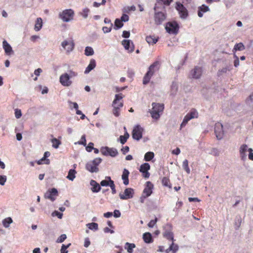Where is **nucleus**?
<instances>
[{
	"label": "nucleus",
	"instance_id": "052dcab7",
	"mask_svg": "<svg viewBox=\"0 0 253 253\" xmlns=\"http://www.w3.org/2000/svg\"><path fill=\"white\" fill-rule=\"evenodd\" d=\"M123 22H127L129 20V16L126 14H123L121 18Z\"/></svg>",
	"mask_w": 253,
	"mask_h": 253
},
{
	"label": "nucleus",
	"instance_id": "a18cd8bd",
	"mask_svg": "<svg viewBox=\"0 0 253 253\" xmlns=\"http://www.w3.org/2000/svg\"><path fill=\"white\" fill-rule=\"evenodd\" d=\"M171 244L170 245L169 248H171V251L173 253H175L178 250V246L177 244H175L173 241H172Z\"/></svg>",
	"mask_w": 253,
	"mask_h": 253
},
{
	"label": "nucleus",
	"instance_id": "79ce46f5",
	"mask_svg": "<svg viewBox=\"0 0 253 253\" xmlns=\"http://www.w3.org/2000/svg\"><path fill=\"white\" fill-rule=\"evenodd\" d=\"M51 142L52 143V147L56 149L58 148L61 144V142L55 138L51 139Z\"/></svg>",
	"mask_w": 253,
	"mask_h": 253
},
{
	"label": "nucleus",
	"instance_id": "338daca9",
	"mask_svg": "<svg viewBox=\"0 0 253 253\" xmlns=\"http://www.w3.org/2000/svg\"><path fill=\"white\" fill-rule=\"evenodd\" d=\"M134 75V72L131 70H128L127 71V76L129 78H132Z\"/></svg>",
	"mask_w": 253,
	"mask_h": 253
},
{
	"label": "nucleus",
	"instance_id": "774afa93",
	"mask_svg": "<svg viewBox=\"0 0 253 253\" xmlns=\"http://www.w3.org/2000/svg\"><path fill=\"white\" fill-rule=\"evenodd\" d=\"M129 148L128 146H125V147H123L121 151L123 152V154H126V153H127L129 151Z\"/></svg>",
	"mask_w": 253,
	"mask_h": 253
},
{
	"label": "nucleus",
	"instance_id": "f3484780",
	"mask_svg": "<svg viewBox=\"0 0 253 253\" xmlns=\"http://www.w3.org/2000/svg\"><path fill=\"white\" fill-rule=\"evenodd\" d=\"M60 82L64 86H68L72 84L70 80L69 75L67 73H65L61 75L60 77Z\"/></svg>",
	"mask_w": 253,
	"mask_h": 253
},
{
	"label": "nucleus",
	"instance_id": "2f4dec72",
	"mask_svg": "<svg viewBox=\"0 0 253 253\" xmlns=\"http://www.w3.org/2000/svg\"><path fill=\"white\" fill-rule=\"evenodd\" d=\"M146 41L149 44H154L158 42V38H156L154 36H149L146 37Z\"/></svg>",
	"mask_w": 253,
	"mask_h": 253
},
{
	"label": "nucleus",
	"instance_id": "6ab92c4d",
	"mask_svg": "<svg viewBox=\"0 0 253 253\" xmlns=\"http://www.w3.org/2000/svg\"><path fill=\"white\" fill-rule=\"evenodd\" d=\"M202 73V69L201 67H195V68L190 72V76L192 78L199 79Z\"/></svg>",
	"mask_w": 253,
	"mask_h": 253
},
{
	"label": "nucleus",
	"instance_id": "7c9ffc66",
	"mask_svg": "<svg viewBox=\"0 0 253 253\" xmlns=\"http://www.w3.org/2000/svg\"><path fill=\"white\" fill-rule=\"evenodd\" d=\"M111 181H113L110 176H106L105 179L103 180L100 182V185L102 186H110Z\"/></svg>",
	"mask_w": 253,
	"mask_h": 253
},
{
	"label": "nucleus",
	"instance_id": "393cba45",
	"mask_svg": "<svg viewBox=\"0 0 253 253\" xmlns=\"http://www.w3.org/2000/svg\"><path fill=\"white\" fill-rule=\"evenodd\" d=\"M90 184L92 186L91 190L93 192H98L100 190L101 187L96 181L91 180Z\"/></svg>",
	"mask_w": 253,
	"mask_h": 253
},
{
	"label": "nucleus",
	"instance_id": "c03bdc74",
	"mask_svg": "<svg viewBox=\"0 0 253 253\" xmlns=\"http://www.w3.org/2000/svg\"><path fill=\"white\" fill-rule=\"evenodd\" d=\"M246 102L249 105L253 107V93L246 99Z\"/></svg>",
	"mask_w": 253,
	"mask_h": 253
},
{
	"label": "nucleus",
	"instance_id": "b1692460",
	"mask_svg": "<svg viewBox=\"0 0 253 253\" xmlns=\"http://www.w3.org/2000/svg\"><path fill=\"white\" fill-rule=\"evenodd\" d=\"M96 65V64L95 60L94 59H91L90 60L89 65L87 66L84 71V73L88 74L92 70L95 68Z\"/></svg>",
	"mask_w": 253,
	"mask_h": 253
},
{
	"label": "nucleus",
	"instance_id": "f8f14e48",
	"mask_svg": "<svg viewBox=\"0 0 253 253\" xmlns=\"http://www.w3.org/2000/svg\"><path fill=\"white\" fill-rule=\"evenodd\" d=\"M101 152L104 156H110L111 157H115L118 154V151L114 148H109L108 147H102L101 149Z\"/></svg>",
	"mask_w": 253,
	"mask_h": 253
},
{
	"label": "nucleus",
	"instance_id": "412c9836",
	"mask_svg": "<svg viewBox=\"0 0 253 253\" xmlns=\"http://www.w3.org/2000/svg\"><path fill=\"white\" fill-rule=\"evenodd\" d=\"M85 169L91 172H97L99 169L91 161L87 163L85 165Z\"/></svg>",
	"mask_w": 253,
	"mask_h": 253
},
{
	"label": "nucleus",
	"instance_id": "6e6552de",
	"mask_svg": "<svg viewBox=\"0 0 253 253\" xmlns=\"http://www.w3.org/2000/svg\"><path fill=\"white\" fill-rule=\"evenodd\" d=\"M164 231L163 235L164 237L166 238L167 240L174 241L173 233L172 231V227L169 224H167L164 227Z\"/></svg>",
	"mask_w": 253,
	"mask_h": 253
},
{
	"label": "nucleus",
	"instance_id": "0e129e2a",
	"mask_svg": "<svg viewBox=\"0 0 253 253\" xmlns=\"http://www.w3.org/2000/svg\"><path fill=\"white\" fill-rule=\"evenodd\" d=\"M253 149L252 148H249L248 151L249 152V159L251 160H253Z\"/></svg>",
	"mask_w": 253,
	"mask_h": 253
},
{
	"label": "nucleus",
	"instance_id": "f03ea898",
	"mask_svg": "<svg viewBox=\"0 0 253 253\" xmlns=\"http://www.w3.org/2000/svg\"><path fill=\"white\" fill-rule=\"evenodd\" d=\"M152 106V110L150 111L151 117L154 119L158 120L160 117L161 114L163 112L164 105L163 104L153 103Z\"/></svg>",
	"mask_w": 253,
	"mask_h": 253
},
{
	"label": "nucleus",
	"instance_id": "423d86ee",
	"mask_svg": "<svg viewBox=\"0 0 253 253\" xmlns=\"http://www.w3.org/2000/svg\"><path fill=\"white\" fill-rule=\"evenodd\" d=\"M198 117V113L195 109H192L189 113L184 117V119L180 125V129L182 127L185 126L189 121L192 119L197 118Z\"/></svg>",
	"mask_w": 253,
	"mask_h": 253
},
{
	"label": "nucleus",
	"instance_id": "864d4df0",
	"mask_svg": "<svg viewBox=\"0 0 253 253\" xmlns=\"http://www.w3.org/2000/svg\"><path fill=\"white\" fill-rule=\"evenodd\" d=\"M67 237L65 234H62L57 240V243H62L66 239Z\"/></svg>",
	"mask_w": 253,
	"mask_h": 253
},
{
	"label": "nucleus",
	"instance_id": "c756f323",
	"mask_svg": "<svg viewBox=\"0 0 253 253\" xmlns=\"http://www.w3.org/2000/svg\"><path fill=\"white\" fill-rule=\"evenodd\" d=\"M42 26V21L41 18H38L36 21L34 27V30L36 31H39L41 30Z\"/></svg>",
	"mask_w": 253,
	"mask_h": 253
},
{
	"label": "nucleus",
	"instance_id": "c9c22d12",
	"mask_svg": "<svg viewBox=\"0 0 253 253\" xmlns=\"http://www.w3.org/2000/svg\"><path fill=\"white\" fill-rule=\"evenodd\" d=\"M13 222V220L11 217H7L4 218L2 220V224L5 228H8L10 224Z\"/></svg>",
	"mask_w": 253,
	"mask_h": 253
},
{
	"label": "nucleus",
	"instance_id": "8fccbe9b",
	"mask_svg": "<svg viewBox=\"0 0 253 253\" xmlns=\"http://www.w3.org/2000/svg\"><path fill=\"white\" fill-rule=\"evenodd\" d=\"M112 26H113V24L111 23V25L110 26V27H107V26L103 27L102 30H103V32L104 33H109L110 32H111V31L112 30Z\"/></svg>",
	"mask_w": 253,
	"mask_h": 253
},
{
	"label": "nucleus",
	"instance_id": "e2e57ef3",
	"mask_svg": "<svg viewBox=\"0 0 253 253\" xmlns=\"http://www.w3.org/2000/svg\"><path fill=\"white\" fill-rule=\"evenodd\" d=\"M114 216L116 218H118L120 217L121 216V212L120 211L118 210H115L114 211Z\"/></svg>",
	"mask_w": 253,
	"mask_h": 253
},
{
	"label": "nucleus",
	"instance_id": "f704fd0d",
	"mask_svg": "<svg viewBox=\"0 0 253 253\" xmlns=\"http://www.w3.org/2000/svg\"><path fill=\"white\" fill-rule=\"evenodd\" d=\"M77 173L75 169H71L69 170L68 172V175L67 178L71 181H73L75 178V174Z\"/></svg>",
	"mask_w": 253,
	"mask_h": 253
},
{
	"label": "nucleus",
	"instance_id": "473e14b6",
	"mask_svg": "<svg viewBox=\"0 0 253 253\" xmlns=\"http://www.w3.org/2000/svg\"><path fill=\"white\" fill-rule=\"evenodd\" d=\"M129 137V133L126 131L124 135H121L119 137L120 141L122 144H124Z\"/></svg>",
	"mask_w": 253,
	"mask_h": 253
},
{
	"label": "nucleus",
	"instance_id": "9b49d317",
	"mask_svg": "<svg viewBox=\"0 0 253 253\" xmlns=\"http://www.w3.org/2000/svg\"><path fill=\"white\" fill-rule=\"evenodd\" d=\"M143 128L139 125L134 126L132 132V138L136 140H140L142 137Z\"/></svg>",
	"mask_w": 253,
	"mask_h": 253
},
{
	"label": "nucleus",
	"instance_id": "5fc2aeb1",
	"mask_svg": "<svg viewBox=\"0 0 253 253\" xmlns=\"http://www.w3.org/2000/svg\"><path fill=\"white\" fill-rule=\"evenodd\" d=\"M93 145H94V144L93 143H92V142L89 143V144H88V146H86L85 148L86 150L89 152H91L94 149Z\"/></svg>",
	"mask_w": 253,
	"mask_h": 253
},
{
	"label": "nucleus",
	"instance_id": "bb28decb",
	"mask_svg": "<svg viewBox=\"0 0 253 253\" xmlns=\"http://www.w3.org/2000/svg\"><path fill=\"white\" fill-rule=\"evenodd\" d=\"M129 171L126 169H124L123 170V174L122 176V179L123 180V183L125 185H127L128 184V175Z\"/></svg>",
	"mask_w": 253,
	"mask_h": 253
},
{
	"label": "nucleus",
	"instance_id": "1a4fd4ad",
	"mask_svg": "<svg viewBox=\"0 0 253 253\" xmlns=\"http://www.w3.org/2000/svg\"><path fill=\"white\" fill-rule=\"evenodd\" d=\"M166 30L169 34H176L178 33L179 26L176 22H168L166 26Z\"/></svg>",
	"mask_w": 253,
	"mask_h": 253
},
{
	"label": "nucleus",
	"instance_id": "cd10ccee",
	"mask_svg": "<svg viewBox=\"0 0 253 253\" xmlns=\"http://www.w3.org/2000/svg\"><path fill=\"white\" fill-rule=\"evenodd\" d=\"M135 247V245L133 243L126 242L125 245V249L126 250L128 253H132L133 252V249Z\"/></svg>",
	"mask_w": 253,
	"mask_h": 253
},
{
	"label": "nucleus",
	"instance_id": "0eeeda50",
	"mask_svg": "<svg viewBox=\"0 0 253 253\" xmlns=\"http://www.w3.org/2000/svg\"><path fill=\"white\" fill-rule=\"evenodd\" d=\"M167 18L166 13L163 12H156L154 15V22L156 25H160L165 21Z\"/></svg>",
	"mask_w": 253,
	"mask_h": 253
},
{
	"label": "nucleus",
	"instance_id": "aec40b11",
	"mask_svg": "<svg viewBox=\"0 0 253 253\" xmlns=\"http://www.w3.org/2000/svg\"><path fill=\"white\" fill-rule=\"evenodd\" d=\"M122 43L126 49L129 50L130 52L134 51V45L133 42H131L130 40H124Z\"/></svg>",
	"mask_w": 253,
	"mask_h": 253
},
{
	"label": "nucleus",
	"instance_id": "20e7f679",
	"mask_svg": "<svg viewBox=\"0 0 253 253\" xmlns=\"http://www.w3.org/2000/svg\"><path fill=\"white\" fill-rule=\"evenodd\" d=\"M74 11L71 9H65L59 14V17L64 22H69L73 19Z\"/></svg>",
	"mask_w": 253,
	"mask_h": 253
},
{
	"label": "nucleus",
	"instance_id": "f257e3e1",
	"mask_svg": "<svg viewBox=\"0 0 253 253\" xmlns=\"http://www.w3.org/2000/svg\"><path fill=\"white\" fill-rule=\"evenodd\" d=\"M160 63L156 61L152 64L149 67L147 73L145 74L143 78V84H147L149 82L155 73L160 69Z\"/></svg>",
	"mask_w": 253,
	"mask_h": 253
},
{
	"label": "nucleus",
	"instance_id": "603ef678",
	"mask_svg": "<svg viewBox=\"0 0 253 253\" xmlns=\"http://www.w3.org/2000/svg\"><path fill=\"white\" fill-rule=\"evenodd\" d=\"M158 221V219L157 217L155 218L154 220H151L148 224V226L149 227H153L154 225L156 224Z\"/></svg>",
	"mask_w": 253,
	"mask_h": 253
},
{
	"label": "nucleus",
	"instance_id": "4468645a",
	"mask_svg": "<svg viewBox=\"0 0 253 253\" xmlns=\"http://www.w3.org/2000/svg\"><path fill=\"white\" fill-rule=\"evenodd\" d=\"M214 132L218 139H221L223 136L222 125L220 123H216L214 127Z\"/></svg>",
	"mask_w": 253,
	"mask_h": 253
},
{
	"label": "nucleus",
	"instance_id": "bf43d9fd",
	"mask_svg": "<svg viewBox=\"0 0 253 253\" xmlns=\"http://www.w3.org/2000/svg\"><path fill=\"white\" fill-rule=\"evenodd\" d=\"M110 188L111 189V190H112V194H115L116 193V188H115V185L114 184V181H111V183H110Z\"/></svg>",
	"mask_w": 253,
	"mask_h": 253
},
{
	"label": "nucleus",
	"instance_id": "c85d7f7f",
	"mask_svg": "<svg viewBox=\"0 0 253 253\" xmlns=\"http://www.w3.org/2000/svg\"><path fill=\"white\" fill-rule=\"evenodd\" d=\"M143 239L144 240V241L146 243H150L153 242L152 235L149 232H146L143 234Z\"/></svg>",
	"mask_w": 253,
	"mask_h": 253
},
{
	"label": "nucleus",
	"instance_id": "6e6d98bb",
	"mask_svg": "<svg viewBox=\"0 0 253 253\" xmlns=\"http://www.w3.org/2000/svg\"><path fill=\"white\" fill-rule=\"evenodd\" d=\"M234 57L235 58V60L234 61V65L235 67H237L239 65V59L238 57L236 54L234 55Z\"/></svg>",
	"mask_w": 253,
	"mask_h": 253
},
{
	"label": "nucleus",
	"instance_id": "39448f33",
	"mask_svg": "<svg viewBox=\"0 0 253 253\" xmlns=\"http://www.w3.org/2000/svg\"><path fill=\"white\" fill-rule=\"evenodd\" d=\"M154 188L153 184L150 181H147L145 183V188L143 191V195L141 197V202L143 203L142 198H146L150 196L152 193Z\"/></svg>",
	"mask_w": 253,
	"mask_h": 253
},
{
	"label": "nucleus",
	"instance_id": "ea45409f",
	"mask_svg": "<svg viewBox=\"0 0 253 253\" xmlns=\"http://www.w3.org/2000/svg\"><path fill=\"white\" fill-rule=\"evenodd\" d=\"M124 25L123 21L119 19H116L115 21V27L114 29L117 30L122 28Z\"/></svg>",
	"mask_w": 253,
	"mask_h": 253
},
{
	"label": "nucleus",
	"instance_id": "4d7b16f0",
	"mask_svg": "<svg viewBox=\"0 0 253 253\" xmlns=\"http://www.w3.org/2000/svg\"><path fill=\"white\" fill-rule=\"evenodd\" d=\"M6 180V176L5 175H0V184L3 185Z\"/></svg>",
	"mask_w": 253,
	"mask_h": 253
},
{
	"label": "nucleus",
	"instance_id": "09e8293b",
	"mask_svg": "<svg viewBox=\"0 0 253 253\" xmlns=\"http://www.w3.org/2000/svg\"><path fill=\"white\" fill-rule=\"evenodd\" d=\"M71 245V244L69 243L67 245H65L64 244L62 245L61 249V253H68V251L67 250V248L69 247Z\"/></svg>",
	"mask_w": 253,
	"mask_h": 253
},
{
	"label": "nucleus",
	"instance_id": "58836bf2",
	"mask_svg": "<svg viewBox=\"0 0 253 253\" xmlns=\"http://www.w3.org/2000/svg\"><path fill=\"white\" fill-rule=\"evenodd\" d=\"M94 50L90 46H86L84 50V54L86 56H91L94 54Z\"/></svg>",
	"mask_w": 253,
	"mask_h": 253
},
{
	"label": "nucleus",
	"instance_id": "4be33fe9",
	"mask_svg": "<svg viewBox=\"0 0 253 253\" xmlns=\"http://www.w3.org/2000/svg\"><path fill=\"white\" fill-rule=\"evenodd\" d=\"M210 10L209 6L203 4L201 6L198 7V15L199 17H202L203 13H205Z\"/></svg>",
	"mask_w": 253,
	"mask_h": 253
},
{
	"label": "nucleus",
	"instance_id": "a19ab883",
	"mask_svg": "<svg viewBox=\"0 0 253 253\" xmlns=\"http://www.w3.org/2000/svg\"><path fill=\"white\" fill-rule=\"evenodd\" d=\"M182 167L187 173L189 174L190 173V169L188 166V161L187 160H185L183 162Z\"/></svg>",
	"mask_w": 253,
	"mask_h": 253
},
{
	"label": "nucleus",
	"instance_id": "ddd939ff",
	"mask_svg": "<svg viewBox=\"0 0 253 253\" xmlns=\"http://www.w3.org/2000/svg\"><path fill=\"white\" fill-rule=\"evenodd\" d=\"M134 194L133 189L131 188H127L125 190L124 194L120 193L119 196L122 200H126L133 197Z\"/></svg>",
	"mask_w": 253,
	"mask_h": 253
},
{
	"label": "nucleus",
	"instance_id": "de8ad7c7",
	"mask_svg": "<svg viewBox=\"0 0 253 253\" xmlns=\"http://www.w3.org/2000/svg\"><path fill=\"white\" fill-rule=\"evenodd\" d=\"M75 144H81V145H83L84 146H85L86 144V139H85V135H82V136L81 137V141H78V142H76Z\"/></svg>",
	"mask_w": 253,
	"mask_h": 253
},
{
	"label": "nucleus",
	"instance_id": "a211bd4d",
	"mask_svg": "<svg viewBox=\"0 0 253 253\" xmlns=\"http://www.w3.org/2000/svg\"><path fill=\"white\" fill-rule=\"evenodd\" d=\"M62 47L68 52L72 51L74 48L75 44L73 40L64 41L62 42Z\"/></svg>",
	"mask_w": 253,
	"mask_h": 253
},
{
	"label": "nucleus",
	"instance_id": "37998d69",
	"mask_svg": "<svg viewBox=\"0 0 253 253\" xmlns=\"http://www.w3.org/2000/svg\"><path fill=\"white\" fill-rule=\"evenodd\" d=\"M86 225L90 230H97L98 228V224L95 222L88 223Z\"/></svg>",
	"mask_w": 253,
	"mask_h": 253
},
{
	"label": "nucleus",
	"instance_id": "5701e85b",
	"mask_svg": "<svg viewBox=\"0 0 253 253\" xmlns=\"http://www.w3.org/2000/svg\"><path fill=\"white\" fill-rule=\"evenodd\" d=\"M2 46L6 54L10 55L13 52L11 46L5 40L2 42Z\"/></svg>",
	"mask_w": 253,
	"mask_h": 253
},
{
	"label": "nucleus",
	"instance_id": "dca6fc26",
	"mask_svg": "<svg viewBox=\"0 0 253 253\" xmlns=\"http://www.w3.org/2000/svg\"><path fill=\"white\" fill-rule=\"evenodd\" d=\"M150 169V166L148 163H144L141 165L139 171L142 173V175L145 178H148L150 176V173L148 172V170Z\"/></svg>",
	"mask_w": 253,
	"mask_h": 253
},
{
	"label": "nucleus",
	"instance_id": "72a5a7b5",
	"mask_svg": "<svg viewBox=\"0 0 253 253\" xmlns=\"http://www.w3.org/2000/svg\"><path fill=\"white\" fill-rule=\"evenodd\" d=\"M245 49V45L243 44V43L242 42H240V43H236L234 47V48L233 49V51L234 52H236V51L238 50V51H242L243 50H244Z\"/></svg>",
	"mask_w": 253,
	"mask_h": 253
},
{
	"label": "nucleus",
	"instance_id": "4c0bfd02",
	"mask_svg": "<svg viewBox=\"0 0 253 253\" xmlns=\"http://www.w3.org/2000/svg\"><path fill=\"white\" fill-rule=\"evenodd\" d=\"M154 157V153L153 152H148L144 156V160L146 161H150Z\"/></svg>",
	"mask_w": 253,
	"mask_h": 253
},
{
	"label": "nucleus",
	"instance_id": "13d9d810",
	"mask_svg": "<svg viewBox=\"0 0 253 253\" xmlns=\"http://www.w3.org/2000/svg\"><path fill=\"white\" fill-rule=\"evenodd\" d=\"M15 116L17 119L20 118L22 116L21 111L20 110L16 109L15 110Z\"/></svg>",
	"mask_w": 253,
	"mask_h": 253
},
{
	"label": "nucleus",
	"instance_id": "49530a36",
	"mask_svg": "<svg viewBox=\"0 0 253 253\" xmlns=\"http://www.w3.org/2000/svg\"><path fill=\"white\" fill-rule=\"evenodd\" d=\"M89 12V9L88 8H84L83 9L82 12H81V15L84 18H86L88 16V14Z\"/></svg>",
	"mask_w": 253,
	"mask_h": 253
},
{
	"label": "nucleus",
	"instance_id": "3c124183",
	"mask_svg": "<svg viewBox=\"0 0 253 253\" xmlns=\"http://www.w3.org/2000/svg\"><path fill=\"white\" fill-rule=\"evenodd\" d=\"M102 159L100 158H96L91 161L97 167L101 163Z\"/></svg>",
	"mask_w": 253,
	"mask_h": 253
},
{
	"label": "nucleus",
	"instance_id": "7ed1b4c3",
	"mask_svg": "<svg viewBox=\"0 0 253 253\" xmlns=\"http://www.w3.org/2000/svg\"><path fill=\"white\" fill-rule=\"evenodd\" d=\"M124 96L122 93H119L115 95V98L113 101L112 106L113 107V113L116 117H118L120 115V109L123 106V102H120L118 106H117V103L118 101L122 100Z\"/></svg>",
	"mask_w": 253,
	"mask_h": 253
},
{
	"label": "nucleus",
	"instance_id": "2eb2a0df",
	"mask_svg": "<svg viewBox=\"0 0 253 253\" xmlns=\"http://www.w3.org/2000/svg\"><path fill=\"white\" fill-rule=\"evenodd\" d=\"M58 191L56 189L53 188L48 190L44 195V197L46 199L50 200L51 201H54L55 200L56 197L57 196Z\"/></svg>",
	"mask_w": 253,
	"mask_h": 253
},
{
	"label": "nucleus",
	"instance_id": "9d476101",
	"mask_svg": "<svg viewBox=\"0 0 253 253\" xmlns=\"http://www.w3.org/2000/svg\"><path fill=\"white\" fill-rule=\"evenodd\" d=\"M175 8L178 11L181 18L185 19L188 16V13L187 9L180 2H176Z\"/></svg>",
	"mask_w": 253,
	"mask_h": 253
},
{
	"label": "nucleus",
	"instance_id": "69168bd1",
	"mask_svg": "<svg viewBox=\"0 0 253 253\" xmlns=\"http://www.w3.org/2000/svg\"><path fill=\"white\" fill-rule=\"evenodd\" d=\"M130 36V33L128 31H124L123 32L122 37L125 38H128Z\"/></svg>",
	"mask_w": 253,
	"mask_h": 253
},
{
	"label": "nucleus",
	"instance_id": "e433bc0d",
	"mask_svg": "<svg viewBox=\"0 0 253 253\" xmlns=\"http://www.w3.org/2000/svg\"><path fill=\"white\" fill-rule=\"evenodd\" d=\"M162 184L166 187H168L169 188H171L170 182V180L167 177H164L162 180Z\"/></svg>",
	"mask_w": 253,
	"mask_h": 253
},
{
	"label": "nucleus",
	"instance_id": "a878e982",
	"mask_svg": "<svg viewBox=\"0 0 253 253\" xmlns=\"http://www.w3.org/2000/svg\"><path fill=\"white\" fill-rule=\"evenodd\" d=\"M248 146L246 144H243L240 146L239 152L240 156L242 160H244L246 158V152L247 151Z\"/></svg>",
	"mask_w": 253,
	"mask_h": 253
},
{
	"label": "nucleus",
	"instance_id": "680f3d73",
	"mask_svg": "<svg viewBox=\"0 0 253 253\" xmlns=\"http://www.w3.org/2000/svg\"><path fill=\"white\" fill-rule=\"evenodd\" d=\"M90 245V242L89 241V239L88 237L85 238L84 242V247L85 248H87L89 247Z\"/></svg>",
	"mask_w": 253,
	"mask_h": 253
}]
</instances>
